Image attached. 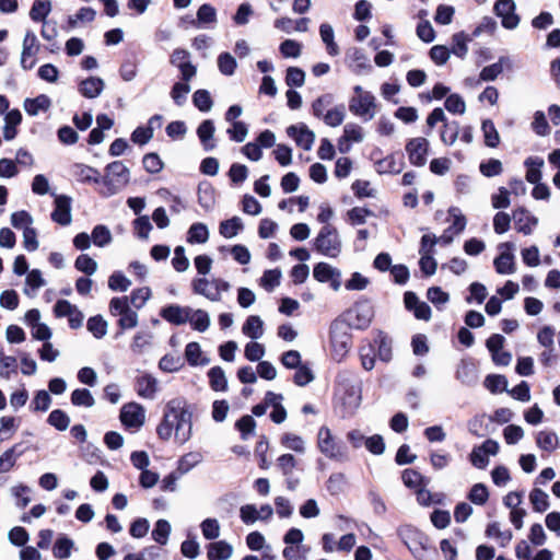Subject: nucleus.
Masks as SVG:
<instances>
[{
    "label": "nucleus",
    "mask_w": 560,
    "mask_h": 560,
    "mask_svg": "<svg viewBox=\"0 0 560 560\" xmlns=\"http://www.w3.org/2000/svg\"><path fill=\"white\" fill-rule=\"evenodd\" d=\"M192 290L196 294L202 295L212 302H219L222 295L214 289L212 280L197 278L192 281Z\"/></svg>",
    "instance_id": "aec40b11"
},
{
    "label": "nucleus",
    "mask_w": 560,
    "mask_h": 560,
    "mask_svg": "<svg viewBox=\"0 0 560 560\" xmlns=\"http://www.w3.org/2000/svg\"><path fill=\"white\" fill-rule=\"evenodd\" d=\"M130 173L121 161H115L106 166V176L102 179L105 189L102 195L109 197L119 191L129 182Z\"/></svg>",
    "instance_id": "7ed1b4c3"
},
{
    "label": "nucleus",
    "mask_w": 560,
    "mask_h": 560,
    "mask_svg": "<svg viewBox=\"0 0 560 560\" xmlns=\"http://www.w3.org/2000/svg\"><path fill=\"white\" fill-rule=\"evenodd\" d=\"M171 533V525L166 520H159L152 532V538L160 545H166Z\"/></svg>",
    "instance_id": "6e6d98bb"
},
{
    "label": "nucleus",
    "mask_w": 560,
    "mask_h": 560,
    "mask_svg": "<svg viewBox=\"0 0 560 560\" xmlns=\"http://www.w3.org/2000/svg\"><path fill=\"white\" fill-rule=\"evenodd\" d=\"M214 131L215 127L211 119H206L198 126L197 136L205 151H211L215 148Z\"/></svg>",
    "instance_id": "412c9836"
},
{
    "label": "nucleus",
    "mask_w": 560,
    "mask_h": 560,
    "mask_svg": "<svg viewBox=\"0 0 560 560\" xmlns=\"http://www.w3.org/2000/svg\"><path fill=\"white\" fill-rule=\"evenodd\" d=\"M515 229L524 235H530L533 228L538 224V219L532 215L525 208H518L513 212Z\"/></svg>",
    "instance_id": "a211bd4d"
},
{
    "label": "nucleus",
    "mask_w": 560,
    "mask_h": 560,
    "mask_svg": "<svg viewBox=\"0 0 560 560\" xmlns=\"http://www.w3.org/2000/svg\"><path fill=\"white\" fill-rule=\"evenodd\" d=\"M242 331L245 336L256 340L264 335V322L257 315H250L242 327Z\"/></svg>",
    "instance_id": "393cba45"
},
{
    "label": "nucleus",
    "mask_w": 560,
    "mask_h": 560,
    "mask_svg": "<svg viewBox=\"0 0 560 560\" xmlns=\"http://www.w3.org/2000/svg\"><path fill=\"white\" fill-rule=\"evenodd\" d=\"M190 92V86L188 82L182 80V82H176L171 90V97L174 103L178 106L185 104L187 100V95Z\"/></svg>",
    "instance_id": "bf43d9fd"
},
{
    "label": "nucleus",
    "mask_w": 560,
    "mask_h": 560,
    "mask_svg": "<svg viewBox=\"0 0 560 560\" xmlns=\"http://www.w3.org/2000/svg\"><path fill=\"white\" fill-rule=\"evenodd\" d=\"M375 166L378 174H396L401 171V163L397 162L394 155L378 160Z\"/></svg>",
    "instance_id": "de8ad7c7"
},
{
    "label": "nucleus",
    "mask_w": 560,
    "mask_h": 560,
    "mask_svg": "<svg viewBox=\"0 0 560 560\" xmlns=\"http://www.w3.org/2000/svg\"><path fill=\"white\" fill-rule=\"evenodd\" d=\"M348 59L353 71L361 73L363 70H370L372 67L370 60L362 49L353 48L348 51Z\"/></svg>",
    "instance_id": "bb28decb"
},
{
    "label": "nucleus",
    "mask_w": 560,
    "mask_h": 560,
    "mask_svg": "<svg viewBox=\"0 0 560 560\" xmlns=\"http://www.w3.org/2000/svg\"><path fill=\"white\" fill-rule=\"evenodd\" d=\"M509 61L508 57H500L498 62L485 67L480 72V80L494 81L503 72V67Z\"/></svg>",
    "instance_id": "58836bf2"
},
{
    "label": "nucleus",
    "mask_w": 560,
    "mask_h": 560,
    "mask_svg": "<svg viewBox=\"0 0 560 560\" xmlns=\"http://www.w3.org/2000/svg\"><path fill=\"white\" fill-rule=\"evenodd\" d=\"M209 240V230L203 223H194L187 233V242L191 244H203Z\"/></svg>",
    "instance_id": "e433bc0d"
},
{
    "label": "nucleus",
    "mask_w": 560,
    "mask_h": 560,
    "mask_svg": "<svg viewBox=\"0 0 560 560\" xmlns=\"http://www.w3.org/2000/svg\"><path fill=\"white\" fill-rule=\"evenodd\" d=\"M481 130L483 132L486 145L490 148H495L500 142V136L493 121L490 119L483 120Z\"/></svg>",
    "instance_id": "49530a36"
},
{
    "label": "nucleus",
    "mask_w": 560,
    "mask_h": 560,
    "mask_svg": "<svg viewBox=\"0 0 560 560\" xmlns=\"http://www.w3.org/2000/svg\"><path fill=\"white\" fill-rule=\"evenodd\" d=\"M185 358L187 362L192 365H207L210 359L202 355L200 345L198 342H189L185 348Z\"/></svg>",
    "instance_id": "a878e982"
},
{
    "label": "nucleus",
    "mask_w": 560,
    "mask_h": 560,
    "mask_svg": "<svg viewBox=\"0 0 560 560\" xmlns=\"http://www.w3.org/2000/svg\"><path fill=\"white\" fill-rule=\"evenodd\" d=\"M536 444L546 452H552L558 447L559 441L555 432L539 431L536 435Z\"/></svg>",
    "instance_id": "f704fd0d"
},
{
    "label": "nucleus",
    "mask_w": 560,
    "mask_h": 560,
    "mask_svg": "<svg viewBox=\"0 0 560 560\" xmlns=\"http://www.w3.org/2000/svg\"><path fill=\"white\" fill-rule=\"evenodd\" d=\"M529 501L536 512H545L549 508V495L539 488H534L529 493Z\"/></svg>",
    "instance_id": "37998d69"
},
{
    "label": "nucleus",
    "mask_w": 560,
    "mask_h": 560,
    "mask_svg": "<svg viewBox=\"0 0 560 560\" xmlns=\"http://www.w3.org/2000/svg\"><path fill=\"white\" fill-rule=\"evenodd\" d=\"M236 60L230 52H222L218 57V68L224 75H232L236 69Z\"/></svg>",
    "instance_id": "052dcab7"
},
{
    "label": "nucleus",
    "mask_w": 560,
    "mask_h": 560,
    "mask_svg": "<svg viewBox=\"0 0 560 560\" xmlns=\"http://www.w3.org/2000/svg\"><path fill=\"white\" fill-rule=\"evenodd\" d=\"M319 35L323 43L326 45L327 52L330 56H337L339 54V47L335 43V35L331 25L323 23L319 26Z\"/></svg>",
    "instance_id": "473e14b6"
},
{
    "label": "nucleus",
    "mask_w": 560,
    "mask_h": 560,
    "mask_svg": "<svg viewBox=\"0 0 560 560\" xmlns=\"http://www.w3.org/2000/svg\"><path fill=\"white\" fill-rule=\"evenodd\" d=\"M51 220L60 225H69L71 217V198L66 195H59L55 198V209L51 213Z\"/></svg>",
    "instance_id": "2eb2a0df"
},
{
    "label": "nucleus",
    "mask_w": 560,
    "mask_h": 560,
    "mask_svg": "<svg viewBox=\"0 0 560 560\" xmlns=\"http://www.w3.org/2000/svg\"><path fill=\"white\" fill-rule=\"evenodd\" d=\"M192 102H194V105L200 112H203V113L210 112L212 106H213V102H212V98H211V95H210L209 91L202 90V89L197 90L194 93Z\"/></svg>",
    "instance_id": "3c124183"
},
{
    "label": "nucleus",
    "mask_w": 560,
    "mask_h": 560,
    "mask_svg": "<svg viewBox=\"0 0 560 560\" xmlns=\"http://www.w3.org/2000/svg\"><path fill=\"white\" fill-rule=\"evenodd\" d=\"M51 106V101L46 94L24 101V109L30 116H36L39 112H46Z\"/></svg>",
    "instance_id": "b1692460"
},
{
    "label": "nucleus",
    "mask_w": 560,
    "mask_h": 560,
    "mask_svg": "<svg viewBox=\"0 0 560 560\" xmlns=\"http://www.w3.org/2000/svg\"><path fill=\"white\" fill-rule=\"evenodd\" d=\"M153 334L150 330H139L130 345V349L136 354H142L152 343Z\"/></svg>",
    "instance_id": "c85d7f7f"
},
{
    "label": "nucleus",
    "mask_w": 560,
    "mask_h": 560,
    "mask_svg": "<svg viewBox=\"0 0 560 560\" xmlns=\"http://www.w3.org/2000/svg\"><path fill=\"white\" fill-rule=\"evenodd\" d=\"M189 323L192 329L203 332L210 326V316L203 310H192V314L190 315Z\"/></svg>",
    "instance_id": "c03bdc74"
},
{
    "label": "nucleus",
    "mask_w": 560,
    "mask_h": 560,
    "mask_svg": "<svg viewBox=\"0 0 560 560\" xmlns=\"http://www.w3.org/2000/svg\"><path fill=\"white\" fill-rule=\"evenodd\" d=\"M137 394L145 399H154L158 392V380L151 374H143L136 380Z\"/></svg>",
    "instance_id": "6ab92c4d"
},
{
    "label": "nucleus",
    "mask_w": 560,
    "mask_h": 560,
    "mask_svg": "<svg viewBox=\"0 0 560 560\" xmlns=\"http://www.w3.org/2000/svg\"><path fill=\"white\" fill-rule=\"evenodd\" d=\"M428 150L429 141L422 137L413 138L406 144L409 161L416 166H423L427 163Z\"/></svg>",
    "instance_id": "f8f14e48"
},
{
    "label": "nucleus",
    "mask_w": 560,
    "mask_h": 560,
    "mask_svg": "<svg viewBox=\"0 0 560 560\" xmlns=\"http://www.w3.org/2000/svg\"><path fill=\"white\" fill-rule=\"evenodd\" d=\"M107 322L101 315L90 317L86 323L88 330L96 339H101L107 334Z\"/></svg>",
    "instance_id": "09e8293b"
},
{
    "label": "nucleus",
    "mask_w": 560,
    "mask_h": 560,
    "mask_svg": "<svg viewBox=\"0 0 560 560\" xmlns=\"http://www.w3.org/2000/svg\"><path fill=\"white\" fill-rule=\"evenodd\" d=\"M47 422L57 430L65 431L70 424V418L65 411L55 409L48 416Z\"/></svg>",
    "instance_id": "603ef678"
},
{
    "label": "nucleus",
    "mask_w": 560,
    "mask_h": 560,
    "mask_svg": "<svg viewBox=\"0 0 560 560\" xmlns=\"http://www.w3.org/2000/svg\"><path fill=\"white\" fill-rule=\"evenodd\" d=\"M170 63L180 72V79L189 82L197 73V67L191 63L190 52L183 48H176L170 56Z\"/></svg>",
    "instance_id": "1a4fd4ad"
},
{
    "label": "nucleus",
    "mask_w": 560,
    "mask_h": 560,
    "mask_svg": "<svg viewBox=\"0 0 560 560\" xmlns=\"http://www.w3.org/2000/svg\"><path fill=\"white\" fill-rule=\"evenodd\" d=\"M202 535L208 540H213L220 536V524L217 518H206L200 524Z\"/></svg>",
    "instance_id": "774afa93"
},
{
    "label": "nucleus",
    "mask_w": 560,
    "mask_h": 560,
    "mask_svg": "<svg viewBox=\"0 0 560 560\" xmlns=\"http://www.w3.org/2000/svg\"><path fill=\"white\" fill-rule=\"evenodd\" d=\"M119 418L125 427L139 429L144 423L145 410L140 404L128 402L121 407Z\"/></svg>",
    "instance_id": "9d476101"
},
{
    "label": "nucleus",
    "mask_w": 560,
    "mask_h": 560,
    "mask_svg": "<svg viewBox=\"0 0 560 560\" xmlns=\"http://www.w3.org/2000/svg\"><path fill=\"white\" fill-rule=\"evenodd\" d=\"M281 271L278 269L266 270L260 278V285L268 292L273 291L280 284Z\"/></svg>",
    "instance_id": "680f3d73"
},
{
    "label": "nucleus",
    "mask_w": 560,
    "mask_h": 560,
    "mask_svg": "<svg viewBox=\"0 0 560 560\" xmlns=\"http://www.w3.org/2000/svg\"><path fill=\"white\" fill-rule=\"evenodd\" d=\"M19 444L13 445L9 450H7L0 456V474L10 471L16 463V459L22 455V451H18Z\"/></svg>",
    "instance_id": "c9c22d12"
},
{
    "label": "nucleus",
    "mask_w": 560,
    "mask_h": 560,
    "mask_svg": "<svg viewBox=\"0 0 560 560\" xmlns=\"http://www.w3.org/2000/svg\"><path fill=\"white\" fill-rule=\"evenodd\" d=\"M51 11V3L48 0H35L31 11L30 18L35 22H43Z\"/></svg>",
    "instance_id": "a19ab883"
},
{
    "label": "nucleus",
    "mask_w": 560,
    "mask_h": 560,
    "mask_svg": "<svg viewBox=\"0 0 560 560\" xmlns=\"http://www.w3.org/2000/svg\"><path fill=\"white\" fill-rule=\"evenodd\" d=\"M131 281L120 271H115L108 278V288L113 291L126 292Z\"/></svg>",
    "instance_id": "13d9d810"
},
{
    "label": "nucleus",
    "mask_w": 560,
    "mask_h": 560,
    "mask_svg": "<svg viewBox=\"0 0 560 560\" xmlns=\"http://www.w3.org/2000/svg\"><path fill=\"white\" fill-rule=\"evenodd\" d=\"M38 50L39 44L36 35L33 32L27 31L23 39L21 54V67L24 70H30L34 67L35 61L33 60L30 63H27V59L34 57L38 52Z\"/></svg>",
    "instance_id": "dca6fc26"
},
{
    "label": "nucleus",
    "mask_w": 560,
    "mask_h": 560,
    "mask_svg": "<svg viewBox=\"0 0 560 560\" xmlns=\"http://www.w3.org/2000/svg\"><path fill=\"white\" fill-rule=\"evenodd\" d=\"M74 267L77 270L88 276H92L97 270V262L89 255L81 254L80 256L77 257Z\"/></svg>",
    "instance_id": "5fc2aeb1"
},
{
    "label": "nucleus",
    "mask_w": 560,
    "mask_h": 560,
    "mask_svg": "<svg viewBox=\"0 0 560 560\" xmlns=\"http://www.w3.org/2000/svg\"><path fill=\"white\" fill-rule=\"evenodd\" d=\"M399 535L411 553L417 559L423 560L428 538L421 532L410 526L401 528Z\"/></svg>",
    "instance_id": "6e6552de"
},
{
    "label": "nucleus",
    "mask_w": 560,
    "mask_h": 560,
    "mask_svg": "<svg viewBox=\"0 0 560 560\" xmlns=\"http://www.w3.org/2000/svg\"><path fill=\"white\" fill-rule=\"evenodd\" d=\"M372 317V306L366 302H362L348 310L340 322H345L348 328L364 329L370 325Z\"/></svg>",
    "instance_id": "423d86ee"
},
{
    "label": "nucleus",
    "mask_w": 560,
    "mask_h": 560,
    "mask_svg": "<svg viewBox=\"0 0 560 560\" xmlns=\"http://www.w3.org/2000/svg\"><path fill=\"white\" fill-rule=\"evenodd\" d=\"M495 271L500 275H511L515 271L514 255L502 252L493 261Z\"/></svg>",
    "instance_id": "c756f323"
},
{
    "label": "nucleus",
    "mask_w": 560,
    "mask_h": 560,
    "mask_svg": "<svg viewBox=\"0 0 560 560\" xmlns=\"http://www.w3.org/2000/svg\"><path fill=\"white\" fill-rule=\"evenodd\" d=\"M456 378L466 385H472L476 383V375L471 364L462 362L456 370Z\"/></svg>",
    "instance_id": "e2e57ef3"
},
{
    "label": "nucleus",
    "mask_w": 560,
    "mask_h": 560,
    "mask_svg": "<svg viewBox=\"0 0 560 560\" xmlns=\"http://www.w3.org/2000/svg\"><path fill=\"white\" fill-rule=\"evenodd\" d=\"M452 42L453 46L451 52L464 59L468 52L467 43L471 42V37H469L465 32H459L453 35Z\"/></svg>",
    "instance_id": "4c0bfd02"
},
{
    "label": "nucleus",
    "mask_w": 560,
    "mask_h": 560,
    "mask_svg": "<svg viewBox=\"0 0 560 560\" xmlns=\"http://www.w3.org/2000/svg\"><path fill=\"white\" fill-rule=\"evenodd\" d=\"M233 555V547L225 540L211 542L208 546V560H228Z\"/></svg>",
    "instance_id": "5701e85b"
},
{
    "label": "nucleus",
    "mask_w": 560,
    "mask_h": 560,
    "mask_svg": "<svg viewBox=\"0 0 560 560\" xmlns=\"http://www.w3.org/2000/svg\"><path fill=\"white\" fill-rule=\"evenodd\" d=\"M494 11L502 19V26L508 30H514L520 23V18L515 14V3L513 0H498L494 4Z\"/></svg>",
    "instance_id": "ddd939ff"
},
{
    "label": "nucleus",
    "mask_w": 560,
    "mask_h": 560,
    "mask_svg": "<svg viewBox=\"0 0 560 560\" xmlns=\"http://www.w3.org/2000/svg\"><path fill=\"white\" fill-rule=\"evenodd\" d=\"M192 413L184 398H173L165 405L163 418L156 428L158 436L168 441L173 435L179 444L186 443L192 433Z\"/></svg>",
    "instance_id": "f257e3e1"
},
{
    "label": "nucleus",
    "mask_w": 560,
    "mask_h": 560,
    "mask_svg": "<svg viewBox=\"0 0 560 560\" xmlns=\"http://www.w3.org/2000/svg\"><path fill=\"white\" fill-rule=\"evenodd\" d=\"M210 386L215 392H224L228 388V380L221 366H213L208 371Z\"/></svg>",
    "instance_id": "2f4dec72"
},
{
    "label": "nucleus",
    "mask_w": 560,
    "mask_h": 560,
    "mask_svg": "<svg viewBox=\"0 0 560 560\" xmlns=\"http://www.w3.org/2000/svg\"><path fill=\"white\" fill-rule=\"evenodd\" d=\"M287 133L289 137L295 140L299 147L303 148L306 151L312 149V145L315 140V133L312 130H310L305 125H292L288 127Z\"/></svg>",
    "instance_id": "f3484780"
},
{
    "label": "nucleus",
    "mask_w": 560,
    "mask_h": 560,
    "mask_svg": "<svg viewBox=\"0 0 560 560\" xmlns=\"http://www.w3.org/2000/svg\"><path fill=\"white\" fill-rule=\"evenodd\" d=\"M192 308L189 306H180L178 304H171L163 307L160 315L170 324L180 326L189 322Z\"/></svg>",
    "instance_id": "4468645a"
},
{
    "label": "nucleus",
    "mask_w": 560,
    "mask_h": 560,
    "mask_svg": "<svg viewBox=\"0 0 560 560\" xmlns=\"http://www.w3.org/2000/svg\"><path fill=\"white\" fill-rule=\"evenodd\" d=\"M341 240L336 228L330 224L324 225L314 240V248L319 254L336 258L341 253Z\"/></svg>",
    "instance_id": "f03ea898"
},
{
    "label": "nucleus",
    "mask_w": 560,
    "mask_h": 560,
    "mask_svg": "<svg viewBox=\"0 0 560 560\" xmlns=\"http://www.w3.org/2000/svg\"><path fill=\"white\" fill-rule=\"evenodd\" d=\"M75 175L78 176L79 180L83 183H100L102 182L100 179V173L97 170L88 166V165H77V172Z\"/></svg>",
    "instance_id": "0e129e2a"
},
{
    "label": "nucleus",
    "mask_w": 560,
    "mask_h": 560,
    "mask_svg": "<svg viewBox=\"0 0 560 560\" xmlns=\"http://www.w3.org/2000/svg\"><path fill=\"white\" fill-rule=\"evenodd\" d=\"M345 322L335 320L330 326V342L334 357L341 360L351 347V336Z\"/></svg>",
    "instance_id": "20e7f679"
},
{
    "label": "nucleus",
    "mask_w": 560,
    "mask_h": 560,
    "mask_svg": "<svg viewBox=\"0 0 560 560\" xmlns=\"http://www.w3.org/2000/svg\"><path fill=\"white\" fill-rule=\"evenodd\" d=\"M91 240L95 246L105 247L112 243L113 235L106 225L97 224L92 230Z\"/></svg>",
    "instance_id": "72a5a7b5"
},
{
    "label": "nucleus",
    "mask_w": 560,
    "mask_h": 560,
    "mask_svg": "<svg viewBox=\"0 0 560 560\" xmlns=\"http://www.w3.org/2000/svg\"><path fill=\"white\" fill-rule=\"evenodd\" d=\"M244 229L240 217H233L220 223L219 232L225 238H233Z\"/></svg>",
    "instance_id": "cd10ccee"
},
{
    "label": "nucleus",
    "mask_w": 560,
    "mask_h": 560,
    "mask_svg": "<svg viewBox=\"0 0 560 560\" xmlns=\"http://www.w3.org/2000/svg\"><path fill=\"white\" fill-rule=\"evenodd\" d=\"M153 226L148 215H141L133 221L135 234L142 240H148Z\"/></svg>",
    "instance_id": "338daca9"
},
{
    "label": "nucleus",
    "mask_w": 560,
    "mask_h": 560,
    "mask_svg": "<svg viewBox=\"0 0 560 560\" xmlns=\"http://www.w3.org/2000/svg\"><path fill=\"white\" fill-rule=\"evenodd\" d=\"M375 96L371 92L361 93V95L352 96L349 101V110L369 121L375 116Z\"/></svg>",
    "instance_id": "0eeeda50"
},
{
    "label": "nucleus",
    "mask_w": 560,
    "mask_h": 560,
    "mask_svg": "<svg viewBox=\"0 0 560 560\" xmlns=\"http://www.w3.org/2000/svg\"><path fill=\"white\" fill-rule=\"evenodd\" d=\"M73 548L72 539L67 536L59 537L52 548L54 557L57 559H68Z\"/></svg>",
    "instance_id": "a18cd8bd"
},
{
    "label": "nucleus",
    "mask_w": 560,
    "mask_h": 560,
    "mask_svg": "<svg viewBox=\"0 0 560 560\" xmlns=\"http://www.w3.org/2000/svg\"><path fill=\"white\" fill-rule=\"evenodd\" d=\"M313 277L318 282H329L330 287L338 291L341 285V272L327 262H318L314 266Z\"/></svg>",
    "instance_id": "9b49d317"
},
{
    "label": "nucleus",
    "mask_w": 560,
    "mask_h": 560,
    "mask_svg": "<svg viewBox=\"0 0 560 560\" xmlns=\"http://www.w3.org/2000/svg\"><path fill=\"white\" fill-rule=\"evenodd\" d=\"M317 446L319 451L328 458L335 460L346 459L345 447L332 436L327 427H322L317 434Z\"/></svg>",
    "instance_id": "39448f33"
},
{
    "label": "nucleus",
    "mask_w": 560,
    "mask_h": 560,
    "mask_svg": "<svg viewBox=\"0 0 560 560\" xmlns=\"http://www.w3.org/2000/svg\"><path fill=\"white\" fill-rule=\"evenodd\" d=\"M527 167L526 179L530 184H537L541 179V167L544 166V160L541 158H528L525 161Z\"/></svg>",
    "instance_id": "7c9ffc66"
},
{
    "label": "nucleus",
    "mask_w": 560,
    "mask_h": 560,
    "mask_svg": "<svg viewBox=\"0 0 560 560\" xmlns=\"http://www.w3.org/2000/svg\"><path fill=\"white\" fill-rule=\"evenodd\" d=\"M105 82L97 77H90L79 84V92L86 98L97 97L104 90Z\"/></svg>",
    "instance_id": "4be33fe9"
},
{
    "label": "nucleus",
    "mask_w": 560,
    "mask_h": 560,
    "mask_svg": "<svg viewBox=\"0 0 560 560\" xmlns=\"http://www.w3.org/2000/svg\"><path fill=\"white\" fill-rule=\"evenodd\" d=\"M202 455L199 452H189L180 457L178 462L177 470L179 475H185L194 467H196L199 463L202 462Z\"/></svg>",
    "instance_id": "ea45409f"
},
{
    "label": "nucleus",
    "mask_w": 560,
    "mask_h": 560,
    "mask_svg": "<svg viewBox=\"0 0 560 560\" xmlns=\"http://www.w3.org/2000/svg\"><path fill=\"white\" fill-rule=\"evenodd\" d=\"M377 343V355L384 362L392 360V340L384 334H380L375 340Z\"/></svg>",
    "instance_id": "4d7b16f0"
},
{
    "label": "nucleus",
    "mask_w": 560,
    "mask_h": 560,
    "mask_svg": "<svg viewBox=\"0 0 560 560\" xmlns=\"http://www.w3.org/2000/svg\"><path fill=\"white\" fill-rule=\"evenodd\" d=\"M346 117V108L345 105H338L332 109H327L326 114L323 117L324 122L330 127L340 126Z\"/></svg>",
    "instance_id": "8fccbe9b"
},
{
    "label": "nucleus",
    "mask_w": 560,
    "mask_h": 560,
    "mask_svg": "<svg viewBox=\"0 0 560 560\" xmlns=\"http://www.w3.org/2000/svg\"><path fill=\"white\" fill-rule=\"evenodd\" d=\"M468 499L477 505H483L489 499L487 487L483 483L474 485L468 493Z\"/></svg>",
    "instance_id": "69168bd1"
},
{
    "label": "nucleus",
    "mask_w": 560,
    "mask_h": 560,
    "mask_svg": "<svg viewBox=\"0 0 560 560\" xmlns=\"http://www.w3.org/2000/svg\"><path fill=\"white\" fill-rule=\"evenodd\" d=\"M71 402L77 407L91 408L95 405V399L89 389L78 388L71 394Z\"/></svg>",
    "instance_id": "79ce46f5"
},
{
    "label": "nucleus",
    "mask_w": 560,
    "mask_h": 560,
    "mask_svg": "<svg viewBox=\"0 0 560 560\" xmlns=\"http://www.w3.org/2000/svg\"><path fill=\"white\" fill-rule=\"evenodd\" d=\"M485 386L493 394L508 390V380L504 375L491 374L485 380Z\"/></svg>",
    "instance_id": "864d4df0"
}]
</instances>
